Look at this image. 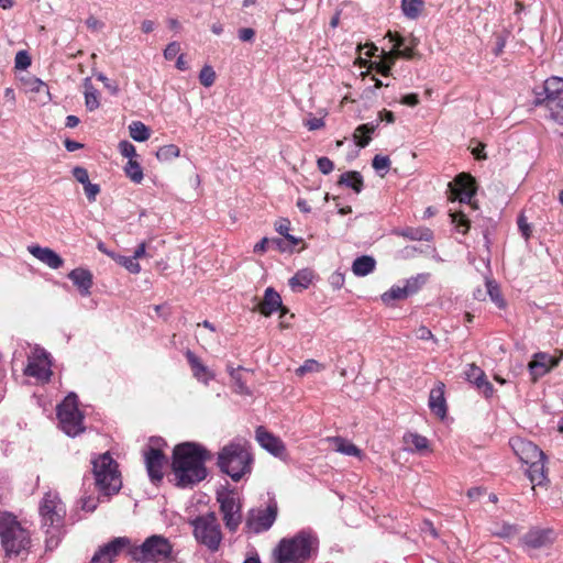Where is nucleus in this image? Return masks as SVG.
<instances>
[{"instance_id":"obj_1","label":"nucleus","mask_w":563,"mask_h":563,"mask_svg":"<svg viewBox=\"0 0 563 563\" xmlns=\"http://www.w3.org/2000/svg\"><path fill=\"white\" fill-rule=\"evenodd\" d=\"M209 457V451L197 442L177 444L172 461L177 486L186 488L202 482L208 475L206 461Z\"/></svg>"},{"instance_id":"obj_2","label":"nucleus","mask_w":563,"mask_h":563,"mask_svg":"<svg viewBox=\"0 0 563 563\" xmlns=\"http://www.w3.org/2000/svg\"><path fill=\"white\" fill-rule=\"evenodd\" d=\"M38 512L46 549L54 550L65 534L66 507L58 493L47 492L40 503Z\"/></svg>"},{"instance_id":"obj_3","label":"nucleus","mask_w":563,"mask_h":563,"mask_svg":"<svg viewBox=\"0 0 563 563\" xmlns=\"http://www.w3.org/2000/svg\"><path fill=\"white\" fill-rule=\"evenodd\" d=\"M318 537L310 530H301L291 538L282 539L274 549L276 563H306L317 555Z\"/></svg>"},{"instance_id":"obj_4","label":"nucleus","mask_w":563,"mask_h":563,"mask_svg":"<svg viewBox=\"0 0 563 563\" xmlns=\"http://www.w3.org/2000/svg\"><path fill=\"white\" fill-rule=\"evenodd\" d=\"M254 459L247 442L235 439L225 444L218 453L217 465L220 471L239 482L251 474Z\"/></svg>"},{"instance_id":"obj_5","label":"nucleus","mask_w":563,"mask_h":563,"mask_svg":"<svg viewBox=\"0 0 563 563\" xmlns=\"http://www.w3.org/2000/svg\"><path fill=\"white\" fill-rule=\"evenodd\" d=\"M95 486L100 497H110L119 493L122 487L119 465L109 452L91 459Z\"/></svg>"},{"instance_id":"obj_6","label":"nucleus","mask_w":563,"mask_h":563,"mask_svg":"<svg viewBox=\"0 0 563 563\" xmlns=\"http://www.w3.org/2000/svg\"><path fill=\"white\" fill-rule=\"evenodd\" d=\"M0 539L5 555L18 556L26 552L31 544L30 533L10 512H0Z\"/></svg>"},{"instance_id":"obj_7","label":"nucleus","mask_w":563,"mask_h":563,"mask_svg":"<svg viewBox=\"0 0 563 563\" xmlns=\"http://www.w3.org/2000/svg\"><path fill=\"white\" fill-rule=\"evenodd\" d=\"M536 106H544L548 110V118L555 123L563 125V78H548L541 91L536 90Z\"/></svg>"},{"instance_id":"obj_8","label":"nucleus","mask_w":563,"mask_h":563,"mask_svg":"<svg viewBox=\"0 0 563 563\" xmlns=\"http://www.w3.org/2000/svg\"><path fill=\"white\" fill-rule=\"evenodd\" d=\"M192 533L198 543L206 547L210 552L220 549L223 536L216 512L209 511L197 516L189 521Z\"/></svg>"},{"instance_id":"obj_9","label":"nucleus","mask_w":563,"mask_h":563,"mask_svg":"<svg viewBox=\"0 0 563 563\" xmlns=\"http://www.w3.org/2000/svg\"><path fill=\"white\" fill-rule=\"evenodd\" d=\"M59 427L68 437L75 438L85 431L84 413L78 407V396L70 391L56 407Z\"/></svg>"},{"instance_id":"obj_10","label":"nucleus","mask_w":563,"mask_h":563,"mask_svg":"<svg viewBox=\"0 0 563 563\" xmlns=\"http://www.w3.org/2000/svg\"><path fill=\"white\" fill-rule=\"evenodd\" d=\"M217 501L225 528L230 532H236L242 522V504L239 493L234 489H221L217 492Z\"/></svg>"},{"instance_id":"obj_11","label":"nucleus","mask_w":563,"mask_h":563,"mask_svg":"<svg viewBox=\"0 0 563 563\" xmlns=\"http://www.w3.org/2000/svg\"><path fill=\"white\" fill-rule=\"evenodd\" d=\"M277 514V501L271 498L265 508H253L247 512L245 527L255 534L266 532L276 521Z\"/></svg>"},{"instance_id":"obj_12","label":"nucleus","mask_w":563,"mask_h":563,"mask_svg":"<svg viewBox=\"0 0 563 563\" xmlns=\"http://www.w3.org/2000/svg\"><path fill=\"white\" fill-rule=\"evenodd\" d=\"M172 553L169 541L161 536H152L147 538L141 547L133 551V558L141 562H152L165 559Z\"/></svg>"},{"instance_id":"obj_13","label":"nucleus","mask_w":563,"mask_h":563,"mask_svg":"<svg viewBox=\"0 0 563 563\" xmlns=\"http://www.w3.org/2000/svg\"><path fill=\"white\" fill-rule=\"evenodd\" d=\"M51 354L43 347L35 345L23 373L25 376L36 378L41 383H48L53 374Z\"/></svg>"},{"instance_id":"obj_14","label":"nucleus","mask_w":563,"mask_h":563,"mask_svg":"<svg viewBox=\"0 0 563 563\" xmlns=\"http://www.w3.org/2000/svg\"><path fill=\"white\" fill-rule=\"evenodd\" d=\"M555 540L554 531L550 528L532 527L520 539V544L530 553L550 547Z\"/></svg>"},{"instance_id":"obj_15","label":"nucleus","mask_w":563,"mask_h":563,"mask_svg":"<svg viewBox=\"0 0 563 563\" xmlns=\"http://www.w3.org/2000/svg\"><path fill=\"white\" fill-rule=\"evenodd\" d=\"M144 460L148 477L153 484L159 483L163 479V468L166 463V456L161 449L155 446H147L144 451Z\"/></svg>"},{"instance_id":"obj_16","label":"nucleus","mask_w":563,"mask_h":563,"mask_svg":"<svg viewBox=\"0 0 563 563\" xmlns=\"http://www.w3.org/2000/svg\"><path fill=\"white\" fill-rule=\"evenodd\" d=\"M130 544L125 537H118L99 547L91 558V563H112L120 552Z\"/></svg>"},{"instance_id":"obj_17","label":"nucleus","mask_w":563,"mask_h":563,"mask_svg":"<svg viewBox=\"0 0 563 563\" xmlns=\"http://www.w3.org/2000/svg\"><path fill=\"white\" fill-rule=\"evenodd\" d=\"M509 444L514 453L522 463L534 461L538 457H544V452L533 442L522 438H511Z\"/></svg>"},{"instance_id":"obj_18","label":"nucleus","mask_w":563,"mask_h":563,"mask_svg":"<svg viewBox=\"0 0 563 563\" xmlns=\"http://www.w3.org/2000/svg\"><path fill=\"white\" fill-rule=\"evenodd\" d=\"M380 121L393 123L395 121V115L391 111L383 110L379 112V119L376 121V123L358 125L354 133V140L357 146L366 147L369 144L372 140L371 135L378 128Z\"/></svg>"},{"instance_id":"obj_19","label":"nucleus","mask_w":563,"mask_h":563,"mask_svg":"<svg viewBox=\"0 0 563 563\" xmlns=\"http://www.w3.org/2000/svg\"><path fill=\"white\" fill-rule=\"evenodd\" d=\"M255 438L258 444L276 457H283L286 446L280 438L267 431L263 426L256 428Z\"/></svg>"},{"instance_id":"obj_20","label":"nucleus","mask_w":563,"mask_h":563,"mask_svg":"<svg viewBox=\"0 0 563 563\" xmlns=\"http://www.w3.org/2000/svg\"><path fill=\"white\" fill-rule=\"evenodd\" d=\"M563 355V353H561ZM562 356L555 358L544 352H538L529 363V371L533 378L541 377L559 365Z\"/></svg>"},{"instance_id":"obj_21","label":"nucleus","mask_w":563,"mask_h":563,"mask_svg":"<svg viewBox=\"0 0 563 563\" xmlns=\"http://www.w3.org/2000/svg\"><path fill=\"white\" fill-rule=\"evenodd\" d=\"M258 310L265 317H269L276 311H282V314L287 312V309L283 306L280 295L273 287L265 289L264 299L258 306Z\"/></svg>"},{"instance_id":"obj_22","label":"nucleus","mask_w":563,"mask_h":563,"mask_svg":"<svg viewBox=\"0 0 563 563\" xmlns=\"http://www.w3.org/2000/svg\"><path fill=\"white\" fill-rule=\"evenodd\" d=\"M27 250L35 258H37L52 269H58L64 264V260L60 257V255L49 247L30 245Z\"/></svg>"},{"instance_id":"obj_23","label":"nucleus","mask_w":563,"mask_h":563,"mask_svg":"<svg viewBox=\"0 0 563 563\" xmlns=\"http://www.w3.org/2000/svg\"><path fill=\"white\" fill-rule=\"evenodd\" d=\"M185 356L190 365L194 377L198 382L208 385L209 382L214 378L212 371H210L192 351L187 350Z\"/></svg>"},{"instance_id":"obj_24","label":"nucleus","mask_w":563,"mask_h":563,"mask_svg":"<svg viewBox=\"0 0 563 563\" xmlns=\"http://www.w3.org/2000/svg\"><path fill=\"white\" fill-rule=\"evenodd\" d=\"M387 36L394 44L391 51L396 53V57L405 59H411L415 56V47L417 46V40L412 37L410 44H406V40L398 33L388 32Z\"/></svg>"},{"instance_id":"obj_25","label":"nucleus","mask_w":563,"mask_h":563,"mask_svg":"<svg viewBox=\"0 0 563 563\" xmlns=\"http://www.w3.org/2000/svg\"><path fill=\"white\" fill-rule=\"evenodd\" d=\"M429 408L432 413L443 419L446 416V401L444 398V384L439 383L430 390L429 394Z\"/></svg>"},{"instance_id":"obj_26","label":"nucleus","mask_w":563,"mask_h":563,"mask_svg":"<svg viewBox=\"0 0 563 563\" xmlns=\"http://www.w3.org/2000/svg\"><path fill=\"white\" fill-rule=\"evenodd\" d=\"M68 278L78 288L81 296L87 297L90 295V289L93 284L90 271L80 267L75 268L68 273Z\"/></svg>"},{"instance_id":"obj_27","label":"nucleus","mask_w":563,"mask_h":563,"mask_svg":"<svg viewBox=\"0 0 563 563\" xmlns=\"http://www.w3.org/2000/svg\"><path fill=\"white\" fill-rule=\"evenodd\" d=\"M547 456L538 457L534 461L526 463L528 465L527 474L533 485H542L548 481L545 468Z\"/></svg>"},{"instance_id":"obj_28","label":"nucleus","mask_w":563,"mask_h":563,"mask_svg":"<svg viewBox=\"0 0 563 563\" xmlns=\"http://www.w3.org/2000/svg\"><path fill=\"white\" fill-rule=\"evenodd\" d=\"M376 267V261L373 256L362 255L354 260L352 272L357 277H364L373 273Z\"/></svg>"},{"instance_id":"obj_29","label":"nucleus","mask_w":563,"mask_h":563,"mask_svg":"<svg viewBox=\"0 0 563 563\" xmlns=\"http://www.w3.org/2000/svg\"><path fill=\"white\" fill-rule=\"evenodd\" d=\"M338 184L351 188L355 194H360L364 188L363 177L361 173L356 170L341 174Z\"/></svg>"},{"instance_id":"obj_30","label":"nucleus","mask_w":563,"mask_h":563,"mask_svg":"<svg viewBox=\"0 0 563 563\" xmlns=\"http://www.w3.org/2000/svg\"><path fill=\"white\" fill-rule=\"evenodd\" d=\"M430 274L421 273L404 280V288L409 297L416 295L428 282Z\"/></svg>"},{"instance_id":"obj_31","label":"nucleus","mask_w":563,"mask_h":563,"mask_svg":"<svg viewBox=\"0 0 563 563\" xmlns=\"http://www.w3.org/2000/svg\"><path fill=\"white\" fill-rule=\"evenodd\" d=\"M520 527L518 525L509 523V522H501V523H495L493 528H490V533L494 537H498L501 539H511L519 534Z\"/></svg>"},{"instance_id":"obj_32","label":"nucleus","mask_w":563,"mask_h":563,"mask_svg":"<svg viewBox=\"0 0 563 563\" xmlns=\"http://www.w3.org/2000/svg\"><path fill=\"white\" fill-rule=\"evenodd\" d=\"M85 87V106L88 111L92 112L99 108V91L92 86L90 78L84 81Z\"/></svg>"},{"instance_id":"obj_33","label":"nucleus","mask_w":563,"mask_h":563,"mask_svg":"<svg viewBox=\"0 0 563 563\" xmlns=\"http://www.w3.org/2000/svg\"><path fill=\"white\" fill-rule=\"evenodd\" d=\"M334 445H335V450L344 455H347V456H356V457H362L363 453H362V450L358 449L355 444H353L351 441L344 439V438H341V437H335L332 439Z\"/></svg>"},{"instance_id":"obj_34","label":"nucleus","mask_w":563,"mask_h":563,"mask_svg":"<svg viewBox=\"0 0 563 563\" xmlns=\"http://www.w3.org/2000/svg\"><path fill=\"white\" fill-rule=\"evenodd\" d=\"M400 235L410 241L429 242L433 239V232L428 228H406L400 232Z\"/></svg>"},{"instance_id":"obj_35","label":"nucleus","mask_w":563,"mask_h":563,"mask_svg":"<svg viewBox=\"0 0 563 563\" xmlns=\"http://www.w3.org/2000/svg\"><path fill=\"white\" fill-rule=\"evenodd\" d=\"M407 298L408 296L406 294V290L401 285H394L387 291L380 295V300L386 306H391L394 301L405 300Z\"/></svg>"},{"instance_id":"obj_36","label":"nucleus","mask_w":563,"mask_h":563,"mask_svg":"<svg viewBox=\"0 0 563 563\" xmlns=\"http://www.w3.org/2000/svg\"><path fill=\"white\" fill-rule=\"evenodd\" d=\"M130 136L136 142H145L150 139V129L141 121H133L129 125Z\"/></svg>"},{"instance_id":"obj_37","label":"nucleus","mask_w":563,"mask_h":563,"mask_svg":"<svg viewBox=\"0 0 563 563\" xmlns=\"http://www.w3.org/2000/svg\"><path fill=\"white\" fill-rule=\"evenodd\" d=\"M110 257L115 261L119 265L124 267L131 274H139L141 272L140 264L133 256H124L120 254H110Z\"/></svg>"},{"instance_id":"obj_38","label":"nucleus","mask_w":563,"mask_h":563,"mask_svg":"<svg viewBox=\"0 0 563 563\" xmlns=\"http://www.w3.org/2000/svg\"><path fill=\"white\" fill-rule=\"evenodd\" d=\"M423 0H401V10L409 19H417L423 8Z\"/></svg>"},{"instance_id":"obj_39","label":"nucleus","mask_w":563,"mask_h":563,"mask_svg":"<svg viewBox=\"0 0 563 563\" xmlns=\"http://www.w3.org/2000/svg\"><path fill=\"white\" fill-rule=\"evenodd\" d=\"M486 288H487V294H488L490 300L499 309H505L506 308V300L504 299L498 285L494 280L487 279L486 280Z\"/></svg>"},{"instance_id":"obj_40","label":"nucleus","mask_w":563,"mask_h":563,"mask_svg":"<svg viewBox=\"0 0 563 563\" xmlns=\"http://www.w3.org/2000/svg\"><path fill=\"white\" fill-rule=\"evenodd\" d=\"M312 280V273L308 269L297 272L290 279L289 285L292 288L300 287L302 289L308 288Z\"/></svg>"},{"instance_id":"obj_41","label":"nucleus","mask_w":563,"mask_h":563,"mask_svg":"<svg viewBox=\"0 0 563 563\" xmlns=\"http://www.w3.org/2000/svg\"><path fill=\"white\" fill-rule=\"evenodd\" d=\"M125 175L135 184L142 183L144 175L141 165L134 161L129 159L124 167Z\"/></svg>"},{"instance_id":"obj_42","label":"nucleus","mask_w":563,"mask_h":563,"mask_svg":"<svg viewBox=\"0 0 563 563\" xmlns=\"http://www.w3.org/2000/svg\"><path fill=\"white\" fill-rule=\"evenodd\" d=\"M466 380L473 384L475 387L483 383L486 379L485 372L475 364H470L467 369L465 371Z\"/></svg>"},{"instance_id":"obj_43","label":"nucleus","mask_w":563,"mask_h":563,"mask_svg":"<svg viewBox=\"0 0 563 563\" xmlns=\"http://www.w3.org/2000/svg\"><path fill=\"white\" fill-rule=\"evenodd\" d=\"M180 154V150L175 144H167L164 146H161L156 152V157L158 161L167 162L173 158L178 157Z\"/></svg>"},{"instance_id":"obj_44","label":"nucleus","mask_w":563,"mask_h":563,"mask_svg":"<svg viewBox=\"0 0 563 563\" xmlns=\"http://www.w3.org/2000/svg\"><path fill=\"white\" fill-rule=\"evenodd\" d=\"M456 191H466L467 189H476L475 179L465 173H462L455 178Z\"/></svg>"},{"instance_id":"obj_45","label":"nucleus","mask_w":563,"mask_h":563,"mask_svg":"<svg viewBox=\"0 0 563 563\" xmlns=\"http://www.w3.org/2000/svg\"><path fill=\"white\" fill-rule=\"evenodd\" d=\"M452 223L459 233L466 234L470 229V221L462 212L451 213Z\"/></svg>"},{"instance_id":"obj_46","label":"nucleus","mask_w":563,"mask_h":563,"mask_svg":"<svg viewBox=\"0 0 563 563\" xmlns=\"http://www.w3.org/2000/svg\"><path fill=\"white\" fill-rule=\"evenodd\" d=\"M101 501L100 497H95L93 495H88L85 490L82 496L80 497V507L82 510L92 512L97 509L98 504Z\"/></svg>"},{"instance_id":"obj_47","label":"nucleus","mask_w":563,"mask_h":563,"mask_svg":"<svg viewBox=\"0 0 563 563\" xmlns=\"http://www.w3.org/2000/svg\"><path fill=\"white\" fill-rule=\"evenodd\" d=\"M200 84L203 87H211L216 80V71L210 65H205L199 74Z\"/></svg>"},{"instance_id":"obj_48","label":"nucleus","mask_w":563,"mask_h":563,"mask_svg":"<svg viewBox=\"0 0 563 563\" xmlns=\"http://www.w3.org/2000/svg\"><path fill=\"white\" fill-rule=\"evenodd\" d=\"M408 444H411L417 451H422L428 448V439L418 433H410L405 438Z\"/></svg>"},{"instance_id":"obj_49","label":"nucleus","mask_w":563,"mask_h":563,"mask_svg":"<svg viewBox=\"0 0 563 563\" xmlns=\"http://www.w3.org/2000/svg\"><path fill=\"white\" fill-rule=\"evenodd\" d=\"M372 166L377 173L386 174L390 167V159L388 156L375 155L372 161Z\"/></svg>"},{"instance_id":"obj_50","label":"nucleus","mask_w":563,"mask_h":563,"mask_svg":"<svg viewBox=\"0 0 563 563\" xmlns=\"http://www.w3.org/2000/svg\"><path fill=\"white\" fill-rule=\"evenodd\" d=\"M290 229V222L287 219H283L276 227V231L283 235L287 241L290 242V244L296 245L298 244V239H296L294 235L289 234Z\"/></svg>"},{"instance_id":"obj_51","label":"nucleus","mask_w":563,"mask_h":563,"mask_svg":"<svg viewBox=\"0 0 563 563\" xmlns=\"http://www.w3.org/2000/svg\"><path fill=\"white\" fill-rule=\"evenodd\" d=\"M95 77L103 84L104 88L108 89L111 95L117 96L119 93V86L114 81H111L104 74L98 73L95 74Z\"/></svg>"},{"instance_id":"obj_52","label":"nucleus","mask_w":563,"mask_h":563,"mask_svg":"<svg viewBox=\"0 0 563 563\" xmlns=\"http://www.w3.org/2000/svg\"><path fill=\"white\" fill-rule=\"evenodd\" d=\"M518 230L521 233L522 238L528 241L531 236V225L528 223L527 218L523 214H520L517 219Z\"/></svg>"},{"instance_id":"obj_53","label":"nucleus","mask_w":563,"mask_h":563,"mask_svg":"<svg viewBox=\"0 0 563 563\" xmlns=\"http://www.w3.org/2000/svg\"><path fill=\"white\" fill-rule=\"evenodd\" d=\"M15 68L16 69H26L31 65V57L25 51H20L15 55Z\"/></svg>"},{"instance_id":"obj_54","label":"nucleus","mask_w":563,"mask_h":563,"mask_svg":"<svg viewBox=\"0 0 563 563\" xmlns=\"http://www.w3.org/2000/svg\"><path fill=\"white\" fill-rule=\"evenodd\" d=\"M119 150L122 156L128 157L129 159H133L136 156L135 146L129 141H121L119 143Z\"/></svg>"},{"instance_id":"obj_55","label":"nucleus","mask_w":563,"mask_h":563,"mask_svg":"<svg viewBox=\"0 0 563 563\" xmlns=\"http://www.w3.org/2000/svg\"><path fill=\"white\" fill-rule=\"evenodd\" d=\"M495 37H496V43H495V47H494L493 52L496 56H499L506 46L507 38H508V32L498 33L495 35Z\"/></svg>"},{"instance_id":"obj_56","label":"nucleus","mask_w":563,"mask_h":563,"mask_svg":"<svg viewBox=\"0 0 563 563\" xmlns=\"http://www.w3.org/2000/svg\"><path fill=\"white\" fill-rule=\"evenodd\" d=\"M84 190H85V195H86L87 199L90 202H93V201H96L97 196L100 192V186L89 181L86 185H84Z\"/></svg>"},{"instance_id":"obj_57","label":"nucleus","mask_w":563,"mask_h":563,"mask_svg":"<svg viewBox=\"0 0 563 563\" xmlns=\"http://www.w3.org/2000/svg\"><path fill=\"white\" fill-rule=\"evenodd\" d=\"M317 165L318 169L324 175H329L334 168L333 162L325 156L319 157L317 161Z\"/></svg>"},{"instance_id":"obj_58","label":"nucleus","mask_w":563,"mask_h":563,"mask_svg":"<svg viewBox=\"0 0 563 563\" xmlns=\"http://www.w3.org/2000/svg\"><path fill=\"white\" fill-rule=\"evenodd\" d=\"M180 52V44L178 42H170L164 49V57L167 60L174 59Z\"/></svg>"},{"instance_id":"obj_59","label":"nucleus","mask_w":563,"mask_h":563,"mask_svg":"<svg viewBox=\"0 0 563 563\" xmlns=\"http://www.w3.org/2000/svg\"><path fill=\"white\" fill-rule=\"evenodd\" d=\"M73 176L75 179L80 183L82 186L89 183V175L86 168L81 166H76L73 169Z\"/></svg>"},{"instance_id":"obj_60","label":"nucleus","mask_w":563,"mask_h":563,"mask_svg":"<svg viewBox=\"0 0 563 563\" xmlns=\"http://www.w3.org/2000/svg\"><path fill=\"white\" fill-rule=\"evenodd\" d=\"M476 389L485 397L490 398L494 395V386L493 384L486 378L478 386H476Z\"/></svg>"},{"instance_id":"obj_61","label":"nucleus","mask_w":563,"mask_h":563,"mask_svg":"<svg viewBox=\"0 0 563 563\" xmlns=\"http://www.w3.org/2000/svg\"><path fill=\"white\" fill-rule=\"evenodd\" d=\"M476 389L485 397L490 398L494 395V386L493 384L486 378L478 386H476Z\"/></svg>"},{"instance_id":"obj_62","label":"nucleus","mask_w":563,"mask_h":563,"mask_svg":"<svg viewBox=\"0 0 563 563\" xmlns=\"http://www.w3.org/2000/svg\"><path fill=\"white\" fill-rule=\"evenodd\" d=\"M319 363L314 360H308L297 369L298 375H303L308 372H314L319 369Z\"/></svg>"},{"instance_id":"obj_63","label":"nucleus","mask_w":563,"mask_h":563,"mask_svg":"<svg viewBox=\"0 0 563 563\" xmlns=\"http://www.w3.org/2000/svg\"><path fill=\"white\" fill-rule=\"evenodd\" d=\"M475 194L476 189H467L466 191H456V197L461 203H471Z\"/></svg>"},{"instance_id":"obj_64","label":"nucleus","mask_w":563,"mask_h":563,"mask_svg":"<svg viewBox=\"0 0 563 563\" xmlns=\"http://www.w3.org/2000/svg\"><path fill=\"white\" fill-rule=\"evenodd\" d=\"M238 36L242 42H251L255 36V31L251 27L240 29Z\"/></svg>"}]
</instances>
